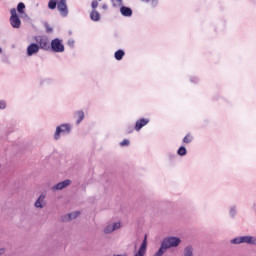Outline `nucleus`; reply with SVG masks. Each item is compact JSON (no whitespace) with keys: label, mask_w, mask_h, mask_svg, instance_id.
<instances>
[{"label":"nucleus","mask_w":256,"mask_h":256,"mask_svg":"<svg viewBox=\"0 0 256 256\" xmlns=\"http://www.w3.org/2000/svg\"><path fill=\"white\" fill-rule=\"evenodd\" d=\"M72 181L69 179H66L62 182L57 183L54 185L51 189L52 191H63V189H67L71 185Z\"/></svg>","instance_id":"1a4fd4ad"},{"label":"nucleus","mask_w":256,"mask_h":256,"mask_svg":"<svg viewBox=\"0 0 256 256\" xmlns=\"http://www.w3.org/2000/svg\"><path fill=\"white\" fill-rule=\"evenodd\" d=\"M37 43H38V46L40 47V49H44L45 51H47V49H50V45H49V38L45 37V36H42V37H39L37 39Z\"/></svg>","instance_id":"9b49d317"},{"label":"nucleus","mask_w":256,"mask_h":256,"mask_svg":"<svg viewBox=\"0 0 256 256\" xmlns=\"http://www.w3.org/2000/svg\"><path fill=\"white\" fill-rule=\"evenodd\" d=\"M81 215V212L79 211H74L72 213L68 214V220L71 221L73 219H77V217H79Z\"/></svg>","instance_id":"a211bd4d"},{"label":"nucleus","mask_w":256,"mask_h":256,"mask_svg":"<svg viewBox=\"0 0 256 256\" xmlns=\"http://www.w3.org/2000/svg\"><path fill=\"white\" fill-rule=\"evenodd\" d=\"M90 19L91 21H100L101 14L97 12V10H92V12L90 13Z\"/></svg>","instance_id":"2eb2a0df"},{"label":"nucleus","mask_w":256,"mask_h":256,"mask_svg":"<svg viewBox=\"0 0 256 256\" xmlns=\"http://www.w3.org/2000/svg\"><path fill=\"white\" fill-rule=\"evenodd\" d=\"M119 229H121V222L109 223L104 227L103 233L104 235H111V233Z\"/></svg>","instance_id":"39448f33"},{"label":"nucleus","mask_w":256,"mask_h":256,"mask_svg":"<svg viewBox=\"0 0 256 256\" xmlns=\"http://www.w3.org/2000/svg\"><path fill=\"white\" fill-rule=\"evenodd\" d=\"M147 123H149V120H147L145 118L138 120L135 125L136 131H141V129H143V127H145V125H147Z\"/></svg>","instance_id":"4468645a"},{"label":"nucleus","mask_w":256,"mask_h":256,"mask_svg":"<svg viewBox=\"0 0 256 256\" xmlns=\"http://www.w3.org/2000/svg\"><path fill=\"white\" fill-rule=\"evenodd\" d=\"M7 107V104L5 101H0V109H5Z\"/></svg>","instance_id":"bb28decb"},{"label":"nucleus","mask_w":256,"mask_h":256,"mask_svg":"<svg viewBox=\"0 0 256 256\" xmlns=\"http://www.w3.org/2000/svg\"><path fill=\"white\" fill-rule=\"evenodd\" d=\"M147 253V235H145L142 244L140 245L138 251L134 252V256H145Z\"/></svg>","instance_id":"9d476101"},{"label":"nucleus","mask_w":256,"mask_h":256,"mask_svg":"<svg viewBox=\"0 0 256 256\" xmlns=\"http://www.w3.org/2000/svg\"><path fill=\"white\" fill-rule=\"evenodd\" d=\"M131 131H133V128H131V130L129 131V133H131Z\"/></svg>","instance_id":"c9c22d12"},{"label":"nucleus","mask_w":256,"mask_h":256,"mask_svg":"<svg viewBox=\"0 0 256 256\" xmlns=\"http://www.w3.org/2000/svg\"><path fill=\"white\" fill-rule=\"evenodd\" d=\"M61 133L69 134L71 133V126L68 124H62L56 128V132L54 134V139L57 141L61 135Z\"/></svg>","instance_id":"423d86ee"},{"label":"nucleus","mask_w":256,"mask_h":256,"mask_svg":"<svg viewBox=\"0 0 256 256\" xmlns=\"http://www.w3.org/2000/svg\"><path fill=\"white\" fill-rule=\"evenodd\" d=\"M178 155H180L181 157L187 155V149H186L184 146H181V147L178 149Z\"/></svg>","instance_id":"4be33fe9"},{"label":"nucleus","mask_w":256,"mask_h":256,"mask_svg":"<svg viewBox=\"0 0 256 256\" xmlns=\"http://www.w3.org/2000/svg\"><path fill=\"white\" fill-rule=\"evenodd\" d=\"M230 215H231L232 217H235V209H234V208H232V209L230 210Z\"/></svg>","instance_id":"c85d7f7f"},{"label":"nucleus","mask_w":256,"mask_h":256,"mask_svg":"<svg viewBox=\"0 0 256 256\" xmlns=\"http://www.w3.org/2000/svg\"><path fill=\"white\" fill-rule=\"evenodd\" d=\"M11 17H10V23L14 29H19L21 27V19H19V16L17 15V9L12 8L10 10Z\"/></svg>","instance_id":"7ed1b4c3"},{"label":"nucleus","mask_w":256,"mask_h":256,"mask_svg":"<svg viewBox=\"0 0 256 256\" xmlns=\"http://www.w3.org/2000/svg\"><path fill=\"white\" fill-rule=\"evenodd\" d=\"M36 53H39V46L35 43L30 44L27 47V55L28 57H32V55H36Z\"/></svg>","instance_id":"f8f14e48"},{"label":"nucleus","mask_w":256,"mask_h":256,"mask_svg":"<svg viewBox=\"0 0 256 256\" xmlns=\"http://www.w3.org/2000/svg\"><path fill=\"white\" fill-rule=\"evenodd\" d=\"M114 256H127V255H119V254H118V255H114Z\"/></svg>","instance_id":"72a5a7b5"},{"label":"nucleus","mask_w":256,"mask_h":256,"mask_svg":"<svg viewBox=\"0 0 256 256\" xmlns=\"http://www.w3.org/2000/svg\"><path fill=\"white\" fill-rule=\"evenodd\" d=\"M58 3H59V0H49L48 9H51V10L57 9Z\"/></svg>","instance_id":"dca6fc26"},{"label":"nucleus","mask_w":256,"mask_h":256,"mask_svg":"<svg viewBox=\"0 0 256 256\" xmlns=\"http://www.w3.org/2000/svg\"><path fill=\"white\" fill-rule=\"evenodd\" d=\"M91 7H92L93 11H95V9L97 7H99V2H97V0L92 1Z\"/></svg>","instance_id":"393cba45"},{"label":"nucleus","mask_w":256,"mask_h":256,"mask_svg":"<svg viewBox=\"0 0 256 256\" xmlns=\"http://www.w3.org/2000/svg\"><path fill=\"white\" fill-rule=\"evenodd\" d=\"M121 147H127V145H129V140H123L121 143H120Z\"/></svg>","instance_id":"a878e982"},{"label":"nucleus","mask_w":256,"mask_h":256,"mask_svg":"<svg viewBox=\"0 0 256 256\" xmlns=\"http://www.w3.org/2000/svg\"><path fill=\"white\" fill-rule=\"evenodd\" d=\"M47 194L41 193L34 202L35 209H45L47 207Z\"/></svg>","instance_id":"20e7f679"},{"label":"nucleus","mask_w":256,"mask_h":256,"mask_svg":"<svg viewBox=\"0 0 256 256\" xmlns=\"http://www.w3.org/2000/svg\"><path fill=\"white\" fill-rule=\"evenodd\" d=\"M102 8H103V9H107V5L104 4V5L102 6Z\"/></svg>","instance_id":"473e14b6"},{"label":"nucleus","mask_w":256,"mask_h":256,"mask_svg":"<svg viewBox=\"0 0 256 256\" xmlns=\"http://www.w3.org/2000/svg\"><path fill=\"white\" fill-rule=\"evenodd\" d=\"M46 31L48 33H51L53 31V28L49 27V25L46 26Z\"/></svg>","instance_id":"cd10ccee"},{"label":"nucleus","mask_w":256,"mask_h":256,"mask_svg":"<svg viewBox=\"0 0 256 256\" xmlns=\"http://www.w3.org/2000/svg\"><path fill=\"white\" fill-rule=\"evenodd\" d=\"M25 9V3L20 2L17 6L18 13H23V10Z\"/></svg>","instance_id":"5701e85b"},{"label":"nucleus","mask_w":256,"mask_h":256,"mask_svg":"<svg viewBox=\"0 0 256 256\" xmlns=\"http://www.w3.org/2000/svg\"><path fill=\"white\" fill-rule=\"evenodd\" d=\"M0 53H3V49L0 48Z\"/></svg>","instance_id":"f704fd0d"},{"label":"nucleus","mask_w":256,"mask_h":256,"mask_svg":"<svg viewBox=\"0 0 256 256\" xmlns=\"http://www.w3.org/2000/svg\"><path fill=\"white\" fill-rule=\"evenodd\" d=\"M51 49L54 53H63L65 51V46L61 43V40L56 38L51 42Z\"/></svg>","instance_id":"0eeeda50"},{"label":"nucleus","mask_w":256,"mask_h":256,"mask_svg":"<svg viewBox=\"0 0 256 256\" xmlns=\"http://www.w3.org/2000/svg\"><path fill=\"white\" fill-rule=\"evenodd\" d=\"M111 3L113 7H122L123 6V0H111Z\"/></svg>","instance_id":"412c9836"},{"label":"nucleus","mask_w":256,"mask_h":256,"mask_svg":"<svg viewBox=\"0 0 256 256\" xmlns=\"http://www.w3.org/2000/svg\"><path fill=\"white\" fill-rule=\"evenodd\" d=\"M76 115L78 117L77 125L82 122L83 119H85V113L83 111L76 112Z\"/></svg>","instance_id":"aec40b11"},{"label":"nucleus","mask_w":256,"mask_h":256,"mask_svg":"<svg viewBox=\"0 0 256 256\" xmlns=\"http://www.w3.org/2000/svg\"><path fill=\"white\" fill-rule=\"evenodd\" d=\"M232 245H241V243H246L247 245H256L255 236H240L231 240Z\"/></svg>","instance_id":"f03ea898"},{"label":"nucleus","mask_w":256,"mask_h":256,"mask_svg":"<svg viewBox=\"0 0 256 256\" xmlns=\"http://www.w3.org/2000/svg\"><path fill=\"white\" fill-rule=\"evenodd\" d=\"M0 255H5V248H0Z\"/></svg>","instance_id":"c756f323"},{"label":"nucleus","mask_w":256,"mask_h":256,"mask_svg":"<svg viewBox=\"0 0 256 256\" xmlns=\"http://www.w3.org/2000/svg\"><path fill=\"white\" fill-rule=\"evenodd\" d=\"M191 141H193V138L191 137L190 134H187L183 139L184 143H191Z\"/></svg>","instance_id":"b1692460"},{"label":"nucleus","mask_w":256,"mask_h":256,"mask_svg":"<svg viewBox=\"0 0 256 256\" xmlns=\"http://www.w3.org/2000/svg\"><path fill=\"white\" fill-rule=\"evenodd\" d=\"M120 13L123 17H131V15H133V10L127 6H121Z\"/></svg>","instance_id":"ddd939ff"},{"label":"nucleus","mask_w":256,"mask_h":256,"mask_svg":"<svg viewBox=\"0 0 256 256\" xmlns=\"http://www.w3.org/2000/svg\"><path fill=\"white\" fill-rule=\"evenodd\" d=\"M181 245V238L176 236H168L165 237L158 251L153 256H163L167 252L168 249H175Z\"/></svg>","instance_id":"f257e3e1"},{"label":"nucleus","mask_w":256,"mask_h":256,"mask_svg":"<svg viewBox=\"0 0 256 256\" xmlns=\"http://www.w3.org/2000/svg\"><path fill=\"white\" fill-rule=\"evenodd\" d=\"M124 56L125 52L123 50H118L115 52V59H117V61H121V59H123Z\"/></svg>","instance_id":"6ab92c4d"},{"label":"nucleus","mask_w":256,"mask_h":256,"mask_svg":"<svg viewBox=\"0 0 256 256\" xmlns=\"http://www.w3.org/2000/svg\"><path fill=\"white\" fill-rule=\"evenodd\" d=\"M57 9L62 17H67L69 15L67 0H60L57 4Z\"/></svg>","instance_id":"6e6552de"},{"label":"nucleus","mask_w":256,"mask_h":256,"mask_svg":"<svg viewBox=\"0 0 256 256\" xmlns=\"http://www.w3.org/2000/svg\"><path fill=\"white\" fill-rule=\"evenodd\" d=\"M184 256H193V247L191 246H186L184 248V252H183Z\"/></svg>","instance_id":"f3484780"},{"label":"nucleus","mask_w":256,"mask_h":256,"mask_svg":"<svg viewBox=\"0 0 256 256\" xmlns=\"http://www.w3.org/2000/svg\"><path fill=\"white\" fill-rule=\"evenodd\" d=\"M143 1L144 3H149L151 0H141Z\"/></svg>","instance_id":"2f4dec72"},{"label":"nucleus","mask_w":256,"mask_h":256,"mask_svg":"<svg viewBox=\"0 0 256 256\" xmlns=\"http://www.w3.org/2000/svg\"><path fill=\"white\" fill-rule=\"evenodd\" d=\"M152 5H157V0H151Z\"/></svg>","instance_id":"7c9ffc66"}]
</instances>
